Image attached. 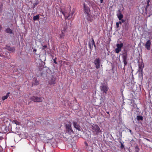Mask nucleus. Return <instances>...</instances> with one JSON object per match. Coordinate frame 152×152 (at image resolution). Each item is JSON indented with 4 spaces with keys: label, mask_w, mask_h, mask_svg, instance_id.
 Instances as JSON below:
<instances>
[{
    "label": "nucleus",
    "mask_w": 152,
    "mask_h": 152,
    "mask_svg": "<svg viewBox=\"0 0 152 152\" xmlns=\"http://www.w3.org/2000/svg\"><path fill=\"white\" fill-rule=\"evenodd\" d=\"M86 2L89 6L92 5V4H91L90 1H88ZM83 11L84 13L86 14L90 13V8L88 6V4H86L85 3L83 4Z\"/></svg>",
    "instance_id": "obj_1"
},
{
    "label": "nucleus",
    "mask_w": 152,
    "mask_h": 152,
    "mask_svg": "<svg viewBox=\"0 0 152 152\" xmlns=\"http://www.w3.org/2000/svg\"><path fill=\"white\" fill-rule=\"evenodd\" d=\"M91 126L92 131L96 134L97 135L101 132L99 127L97 125L94 124Z\"/></svg>",
    "instance_id": "obj_2"
},
{
    "label": "nucleus",
    "mask_w": 152,
    "mask_h": 152,
    "mask_svg": "<svg viewBox=\"0 0 152 152\" xmlns=\"http://www.w3.org/2000/svg\"><path fill=\"white\" fill-rule=\"evenodd\" d=\"M66 132L68 133L69 134H71L72 133H74L71 127V123L66 125Z\"/></svg>",
    "instance_id": "obj_3"
},
{
    "label": "nucleus",
    "mask_w": 152,
    "mask_h": 152,
    "mask_svg": "<svg viewBox=\"0 0 152 152\" xmlns=\"http://www.w3.org/2000/svg\"><path fill=\"white\" fill-rule=\"evenodd\" d=\"M94 63L95 65V67L97 69L100 68L101 64V60L99 58H96L94 61Z\"/></svg>",
    "instance_id": "obj_4"
},
{
    "label": "nucleus",
    "mask_w": 152,
    "mask_h": 152,
    "mask_svg": "<svg viewBox=\"0 0 152 152\" xmlns=\"http://www.w3.org/2000/svg\"><path fill=\"white\" fill-rule=\"evenodd\" d=\"M88 45L89 46V48L91 50H92L93 45L94 46L95 49H96V46L95 44L94 39L92 38L91 39V41L89 42Z\"/></svg>",
    "instance_id": "obj_5"
},
{
    "label": "nucleus",
    "mask_w": 152,
    "mask_h": 152,
    "mask_svg": "<svg viewBox=\"0 0 152 152\" xmlns=\"http://www.w3.org/2000/svg\"><path fill=\"white\" fill-rule=\"evenodd\" d=\"M31 100L34 102H42L43 99L41 97H39L37 96H33L31 98Z\"/></svg>",
    "instance_id": "obj_6"
},
{
    "label": "nucleus",
    "mask_w": 152,
    "mask_h": 152,
    "mask_svg": "<svg viewBox=\"0 0 152 152\" xmlns=\"http://www.w3.org/2000/svg\"><path fill=\"white\" fill-rule=\"evenodd\" d=\"M100 88L102 92L106 94L107 93L108 88L106 85L102 84V86H100Z\"/></svg>",
    "instance_id": "obj_7"
},
{
    "label": "nucleus",
    "mask_w": 152,
    "mask_h": 152,
    "mask_svg": "<svg viewBox=\"0 0 152 152\" xmlns=\"http://www.w3.org/2000/svg\"><path fill=\"white\" fill-rule=\"evenodd\" d=\"M72 124L74 127L78 131H80V126L78 122L74 121L73 122Z\"/></svg>",
    "instance_id": "obj_8"
},
{
    "label": "nucleus",
    "mask_w": 152,
    "mask_h": 152,
    "mask_svg": "<svg viewBox=\"0 0 152 152\" xmlns=\"http://www.w3.org/2000/svg\"><path fill=\"white\" fill-rule=\"evenodd\" d=\"M144 66L142 64L139 65V69L138 72L140 73V75H139V76H141V77L142 76V71Z\"/></svg>",
    "instance_id": "obj_9"
},
{
    "label": "nucleus",
    "mask_w": 152,
    "mask_h": 152,
    "mask_svg": "<svg viewBox=\"0 0 152 152\" xmlns=\"http://www.w3.org/2000/svg\"><path fill=\"white\" fill-rule=\"evenodd\" d=\"M151 45V42L149 40H148L145 45V46L146 48L148 50H150V46Z\"/></svg>",
    "instance_id": "obj_10"
},
{
    "label": "nucleus",
    "mask_w": 152,
    "mask_h": 152,
    "mask_svg": "<svg viewBox=\"0 0 152 152\" xmlns=\"http://www.w3.org/2000/svg\"><path fill=\"white\" fill-rule=\"evenodd\" d=\"M61 12L64 16L65 19H67L68 18L69 19V13H68V12L62 11Z\"/></svg>",
    "instance_id": "obj_11"
},
{
    "label": "nucleus",
    "mask_w": 152,
    "mask_h": 152,
    "mask_svg": "<svg viewBox=\"0 0 152 152\" xmlns=\"http://www.w3.org/2000/svg\"><path fill=\"white\" fill-rule=\"evenodd\" d=\"M5 48L12 52H13L15 50V49L14 47H11L8 45L6 46Z\"/></svg>",
    "instance_id": "obj_12"
},
{
    "label": "nucleus",
    "mask_w": 152,
    "mask_h": 152,
    "mask_svg": "<svg viewBox=\"0 0 152 152\" xmlns=\"http://www.w3.org/2000/svg\"><path fill=\"white\" fill-rule=\"evenodd\" d=\"M86 15V19L88 21H89L90 22H92L93 20V18L92 15H91V13H90Z\"/></svg>",
    "instance_id": "obj_13"
},
{
    "label": "nucleus",
    "mask_w": 152,
    "mask_h": 152,
    "mask_svg": "<svg viewBox=\"0 0 152 152\" xmlns=\"http://www.w3.org/2000/svg\"><path fill=\"white\" fill-rule=\"evenodd\" d=\"M117 15L119 20H121L123 17V15L121 14V11L120 10H118V13L117 14Z\"/></svg>",
    "instance_id": "obj_14"
},
{
    "label": "nucleus",
    "mask_w": 152,
    "mask_h": 152,
    "mask_svg": "<svg viewBox=\"0 0 152 152\" xmlns=\"http://www.w3.org/2000/svg\"><path fill=\"white\" fill-rule=\"evenodd\" d=\"M55 78L52 77L49 81V84L50 85H54L55 83Z\"/></svg>",
    "instance_id": "obj_15"
},
{
    "label": "nucleus",
    "mask_w": 152,
    "mask_h": 152,
    "mask_svg": "<svg viewBox=\"0 0 152 152\" xmlns=\"http://www.w3.org/2000/svg\"><path fill=\"white\" fill-rule=\"evenodd\" d=\"M127 58V54H124L123 56V62H124V66L127 64L126 59Z\"/></svg>",
    "instance_id": "obj_16"
},
{
    "label": "nucleus",
    "mask_w": 152,
    "mask_h": 152,
    "mask_svg": "<svg viewBox=\"0 0 152 152\" xmlns=\"http://www.w3.org/2000/svg\"><path fill=\"white\" fill-rule=\"evenodd\" d=\"M5 32L7 33L11 34L12 33V30L10 28H7L5 30Z\"/></svg>",
    "instance_id": "obj_17"
},
{
    "label": "nucleus",
    "mask_w": 152,
    "mask_h": 152,
    "mask_svg": "<svg viewBox=\"0 0 152 152\" xmlns=\"http://www.w3.org/2000/svg\"><path fill=\"white\" fill-rule=\"evenodd\" d=\"M88 152H96V151H95V150L91 146L88 147Z\"/></svg>",
    "instance_id": "obj_18"
},
{
    "label": "nucleus",
    "mask_w": 152,
    "mask_h": 152,
    "mask_svg": "<svg viewBox=\"0 0 152 152\" xmlns=\"http://www.w3.org/2000/svg\"><path fill=\"white\" fill-rule=\"evenodd\" d=\"M123 45V43H121L120 44H117L116 45V47L120 49L121 50V48L122 47Z\"/></svg>",
    "instance_id": "obj_19"
},
{
    "label": "nucleus",
    "mask_w": 152,
    "mask_h": 152,
    "mask_svg": "<svg viewBox=\"0 0 152 152\" xmlns=\"http://www.w3.org/2000/svg\"><path fill=\"white\" fill-rule=\"evenodd\" d=\"M10 94V93H8L6 96H3L2 98V99L3 100H4L5 99H7L9 96V94Z\"/></svg>",
    "instance_id": "obj_20"
},
{
    "label": "nucleus",
    "mask_w": 152,
    "mask_h": 152,
    "mask_svg": "<svg viewBox=\"0 0 152 152\" xmlns=\"http://www.w3.org/2000/svg\"><path fill=\"white\" fill-rule=\"evenodd\" d=\"M137 119L138 121L142 120H143V117L142 116L140 115H137Z\"/></svg>",
    "instance_id": "obj_21"
},
{
    "label": "nucleus",
    "mask_w": 152,
    "mask_h": 152,
    "mask_svg": "<svg viewBox=\"0 0 152 152\" xmlns=\"http://www.w3.org/2000/svg\"><path fill=\"white\" fill-rule=\"evenodd\" d=\"M39 18V15H37L35 16H34L33 17V20L34 21L37 20Z\"/></svg>",
    "instance_id": "obj_22"
},
{
    "label": "nucleus",
    "mask_w": 152,
    "mask_h": 152,
    "mask_svg": "<svg viewBox=\"0 0 152 152\" xmlns=\"http://www.w3.org/2000/svg\"><path fill=\"white\" fill-rule=\"evenodd\" d=\"M124 24V25H125V27L127 28H128L129 26V23L128 21H125Z\"/></svg>",
    "instance_id": "obj_23"
},
{
    "label": "nucleus",
    "mask_w": 152,
    "mask_h": 152,
    "mask_svg": "<svg viewBox=\"0 0 152 152\" xmlns=\"http://www.w3.org/2000/svg\"><path fill=\"white\" fill-rule=\"evenodd\" d=\"M121 49L118 48H116L115 49V52L117 53H118L120 51H121Z\"/></svg>",
    "instance_id": "obj_24"
},
{
    "label": "nucleus",
    "mask_w": 152,
    "mask_h": 152,
    "mask_svg": "<svg viewBox=\"0 0 152 152\" xmlns=\"http://www.w3.org/2000/svg\"><path fill=\"white\" fill-rule=\"evenodd\" d=\"M3 5L0 2V13L1 12L2 10Z\"/></svg>",
    "instance_id": "obj_25"
},
{
    "label": "nucleus",
    "mask_w": 152,
    "mask_h": 152,
    "mask_svg": "<svg viewBox=\"0 0 152 152\" xmlns=\"http://www.w3.org/2000/svg\"><path fill=\"white\" fill-rule=\"evenodd\" d=\"M135 152H139L140 149L138 148V147L137 146H136L135 147Z\"/></svg>",
    "instance_id": "obj_26"
},
{
    "label": "nucleus",
    "mask_w": 152,
    "mask_h": 152,
    "mask_svg": "<svg viewBox=\"0 0 152 152\" xmlns=\"http://www.w3.org/2000/svg\"><path fill=\"white\" fill-rule=\"evenodd\" d=\"M74 13V12H69V16H70L69 19L72 18V16L73 15Z\"/></svg>",
    "instance_id": "obj_27"
},
{
    "label": "nucleus",
    "mask_w": 152,
    "mask_h": 152,
    "mask_svg": "<svg viewBox=\"0 0 152 152\" xmlns=\"http://www.w3.org/2000/svg\"><path fill=\"white\" fill-rule=\"evenodd\" d=\"M121 20V21L118 22L120 24H121L122 23L125 22V20H124L121 19V20Z\"/></svg>",
    "instance_id": "obj_28"
},
{
    "label": "nucleus",
    "mask_w": 152,
    "mask_h": 152,
    "mask_svg": "<svg viewBox=\"0 0 152 152\" xmlns=\"http://www.w3.org/2000/svg\"><path fill=\"white\" fill-rule=\"evenodd\" d=\"M47 46L46 45L43 46L42 48V50H44L45 48H47Z\"/></svg>",
    "instance_id": "obj_29"
},
{
    "label": "nucleus",
    "mask_w": 152,
    "mask_h": 152,
    "mask_svg": "<svg viewBox=\"0 0 152 152\" xmlns=\"http://www.w3.org/2000/svg\"><path fill=\"white\" fill-rule=\"evenodd\" d=\"M13 121L15 123V124H18L19 123V122L17 121L16 120H14Z\"/></svg>",
    "instance_id": "obj_30"
},
{
    "label": "nucleus",
    "mask_w": 152,
    "mask_h": 152,
    "mask_svg": "<svg viewBox=\"0 0 152 152\" xmlns=\"http://www.w3.org/2000/svg\"><path fill=\"white\" fill-rule=\"evenodd\" d=\"M56 58H55L53 59V61H54V62L55 64H57V62L56 61Z\"/></svg>",
    "instance_id": "obj_31"
},
{
    "label": "nucleus",
    "mask_w": 152,
    "mask_h": 152,
    "mask_svg": "<svg viewBox=\"0 0 152 152\" xmlns=\"http://www.w3.org/2000/svg\"><path fill=\"white\" fill-rule=\"evenodd\" d=\"M119 23L118 22H117L116 23V26L117 27V28H118L119 27Z\"/></svg>",
    "instance_id": "obj_32"
},
{
    "label": "nucleus",
    "mask_w": 152,
    "mask_h": 152,
    "mask_svg": "<svg viewBox=\"0 0 152 152\" xmlns=\"http://www.w3.org/2000/svg\"><path fill=\"white\" fill-rule=\"evenodd\" d=\"M129 131L130 133L132 135L133 134V132H132V130L131 129H129Z\"/></svg>",
    "instance_id": "obj_33"
},
{
    "label": "nucleus",
    "mask_w": 152,
    "mask_h": 152,
    "mask_svg": "<svg viewBox=\"0 0 152 152\" xmlns=\"http://www.w3.org/2000/svg\"><path fill=\"white\" fill-rule=\"evenodd\" d=\"M124 145L122 143H121V148H124Z\"/></svg>",
    "instance_id": "obj_34"
},
{
    "label": "nucleus",
    "mask_w": 152,
    "mask_h": 152,
    "mask_svg": "<svg viewBox=\"0 0 152 152\" xmlns=\"http://www.w3.org/2000/svg\"><path fill=\"white\" fill-rule=\"evenodd\" d=\"M38 4V2H36L35 3H34L35 5H37Z\"/></svg>",
    "instance_id": "obj_35"
},
{
    "label": "nucleus",
    "mask_w": 152,
    "mask_h": 152,
    "mask_svg": "<svg viewBox=\"0 0 152 152\" xmlns=\"http://www.w3.org/2000/svg\"><path fill=\"white\" fill-rule=\"evenodd\" d=\"M100 3H102L103 2V0H100Z\"/></svg>",
    "instance_id": "obj_36"
},
{
    "label": "nucleus",
    "mask_w": 152,
    "mask_h": 152,
    "mask_svg": "<svg viewBox=\"0 0 152 152\" xmlns=\"http://www.w3.org/2000/svg\"><path fill=\"white\" fill-rule=\"evenodd\" d=\"M36 51H37V49H34V50H33V51L34 52H36Z\"/></svg>",
    "instance_id": "obj_37"
},
{
    "label": "nucleus",
    "mask_w": 152,
    "mask_h": 152,
    "mask_svg": "<svg viewBox=\"0 0 152 152\" xmlns=\"http://www.w3.org/2000/svg\"><path fill=\"white\" fill-rule=\"evenodd\" d=\"M108 114H109V112H106Z\"/></svg>",
    "instance_id": "obj_38"
},
{
    "label": "nucleus",
    "mask_w": 152,
    "mask_h": 152,
    "mask_svg": "<svg viewBox=\"0 0 152 152\" xmlns=\"http://www.w3.org/2000/svg\"><path fill=\"white\" fill-rule=\"evenodd\" d=\"M36 82L37 83L36 84H37V83H38V81H37H37H36Z\"/></svg>",
    "instance_id": "obj_39"
},
{
    "label": "nucleus",
    "mask_w": 152,
    "mask_h": 152,
    "mask_svg": "<svg viewBox=\"0 0 152 152\" xmlns=\"http://www.w3.org/2000/svg\"><path fill=\"white\" fill-rule=\"evenodd\" d=\"M149 5L148 2V4L147 5V6Z\"/></svg>",
    "instance_id": "obj_40"
}]
</instances>
